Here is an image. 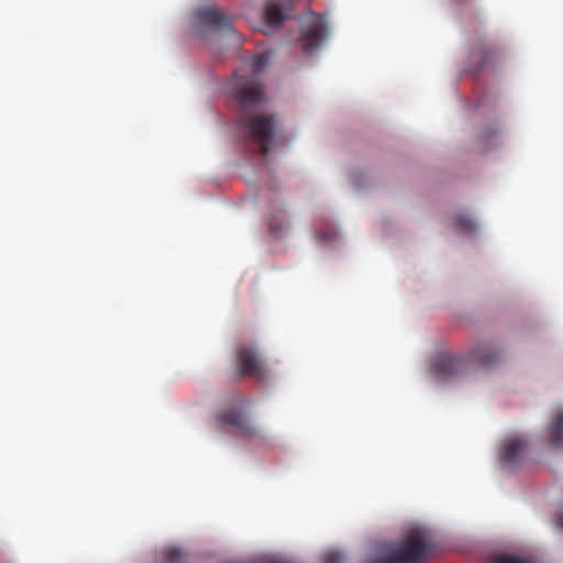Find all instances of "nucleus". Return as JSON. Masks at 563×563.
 Listing matches in <instances>:
<instances>
[{
	"mask_svg": "<svg viewBox=\"0 0 563 563\" xmlns=\"http://www.w3.org/2000/svg\"><path fill=\"white\" fill-rule=\"evenodd\" d=\"M197 20L208 27L229 31L232 27L229 16L214 8L206 7L197 10Z\"/></svg>",
	"mask_w": 563,
	"mask_h": 563,
	"instance_id": "nucleus-8",
	"label": "nucleus"
},
{
	"mask_svg": "<svg viewBox=\"0 0 563 563\" xmlns=\"http://www.w3.org/2000/svg\"><path fill=\"white\" fill-rule=\"evenodd\" d=\"M268 65L266 54L256 55L251 60L253 74L250 76L234 74L233 79L225 86L229 97L239 103L240 117L239 125L246 141L258 147V153L266 156L269 151V144L274 137L275 118L273 114H257L253 118L246 115V110L265 102V92L257 76L263 73Z\"/></svg>",
	"mask_w": 563,
	"mask_h": 563,
	"instance_id": "nucleus-1",
	"label": "nucleus"
},
{
	"mask_svg": "<svg viewBox=\"0 0 563 563\" xmlns=\"http://www.w3.org/2000/svg\"><path fill=\"white\" fill-rule=\"evenodd\" d=\"M294 10L291 0H268L264 10V23L268 29H275L284 20L288 19L289 13Z\"/></svg>",
	"mask_w": 563,
	"mask_h": 563,
	"instance_id": "nucleus-7",
	"label": "nucleus"
},
{
	"mask_svg": "<svg viewBox=\"0 0 563 563\" xmlns=\"http://www.w3.org/2000/svg\"><path fill=\"white\" fill-rule=\"evenodd\" d=\"M325 38V24L323 19L314 13L308 16L307 25L301 31L302 52L312 54Z\"/></svg>",
	"mask_w": 563,
	"mask_h": 563,
	"instance_id": "nucleus-5",
	"label": "nucleus"
},
{
	"mask_svg": "<svg viewBox=\"0 0 563 563\" xmlns=\"http://www.w3.org/2000/svg\"><path fill=\"white\" fill-rule=\"evenodd\" d=\"M493 563H533L532 560L509 554H501L493 559Z\"/></svg>",
	"mask_w": 563,
	"mask_h": 563,
	"instance_id": "nucleus-12",
	"label": "nucleus"
},
{
	"mask_svg": "<svg viewBox=\"0 0 563 563\" xmlns=\"http://www.w3.org/2000/svg\"><path fill=\"white\" fill-rule=\"evenodd\" d=\"M547 437H549L550 446H563V410L555 412L547 429Z\"/></svg>",
	"mask_w": 563,
	"mask_h": 563,
	"instance_id": "nucleus-10",
	"label": "nucleus"
},
{
	"mask_svg": "<svg viewBox=\"0 0 563 563\" xmlns=\"http://www.w3.org/2000/svg\"><path fill=\"white\" fill-rule=\"evenodd\" d=\"M431 553V545L421 536L409 537L384 555L371 563H421Z\"/></svg>",
	"mask_w": 563,
	"mask_h": 563,
	"instance_id": "nucleus-3",
	"label": "nucleus"
},
{
	"mask_svg": "<svg viewBox=\"0 0 563 563\" xmlns=\"http://www.w3.org/2000/svg\"><path fill=\"white\" fill-rule=\"evenodd\" d=\"M229 563H238V562H229ZM260 563H294V562L286 560L284 558H278V556H265L264 559L260 560Z\"/></svg>",
	"mask_w": 563,
	"mask_h": 563,
	"instance_id": "nucleus-15",
	"label": "nucleus"
},
{
	"mask_svg": "<svg viewBox=\"0 0 563 563\" xmlns=\"http://www.w3.org/2000/svg\"><path fill=\"white\" fill-rule=\"evenodd\" d=\"M453 224H455V228H457L459 231L464 233H471L476 230V224H474V221L471 220V218L459 214L455 217V221H453Z\"/></svg>",
	"mask_w": 563,
	"mask_h": 563,
	"instance_id": "nucleus-11",
	"label": "nucleus"
},
{
	"mask_svg": "<svg viewBox=\"0 0 563 563\" xmlns=\"http://www.w3.org/2000/svg\"><path fill=\"white\" fill-rule=\"evenodd\" d=\"M558 526L560 529L563 530V515L559 516L558 518Z\"/></svg>",
	"mask_w": 563,
	"mask_h": 563,
	"instance_id": "nucleus-16",
	"label": "nucleus"
},
{
	"mask_svg": "<svg viewBox=\"0 0 563 563\" xmlns=\"http://www.w3.org/2000/svg\"><path fill=\"white\" fill-rule=\"evenodd\" d=\"M526 442L520 437L510 438L504 443V453H501V459L506 462L507 465H514L521 456L525 451Z\"/></svg>",
	"mask_w": 563,
	"mask_h": 563,
	"instance_id": "nucleus-9",
	"label": "nucleus"
},
{
	"mask_svg": "<svg viewBox=\"0 0 563 563\" xmlns=\"http://www.w3.org/2000/svg\"><path fill=\"white\" fill-rule=\"evenodd\" d=\"M500 356L501 352L492 343L478 342L466 357L439 356L433 361L432 373L438 378L446 379L463 374L470 366L488 368L496 364Z\"/></svg>",
	"mask_w": 563,
	"mask_h": 563,
	"instance_id": "nucleus-2",
	"label": "nucleus"
},
{
	"mask_svg": "<svg viewBox=\"0 0 563 563\" xmlns=\"http://www.w3.org/2000/svg\"><path fill=\"white\" fill-rule=\"evenodd\" d=\"M236 365L242 377H251L256 382H264L268 377L265 364L252 345H240L236 349Z\"/></svg>",
	"mask_w": 563,
	"mask_h": 563,
	"instance_id": "nucleus-4",
	"label": "nucleus"
},
{
	"mask_svg": "<svg viewBox=\"0 0 563 563\" xmlns=\"http://www.w3.org/2000/svg\"><path fill=\"white\" fill-rule=\"evenodd\" d=\"M322 563H343V554L338 551H328L322 556Z\"/></svg>",
	"mask_w": 563,
	"mask_h": 563,
	"instance_id": "nucleus-14",
	"label": "nucleus"
},
{
	"mask_svg": "<svg viewBox=\"0 0 563 563\" xmlns=\"http://www.w3.org/2000/svg\"><path fill=\"white\" fill-rule=\"evenodd\" d=\"M217 421H219L222 427L233 428L239 432V435L244 439L257 437V429L249 423L243 411L239 409L229 408L219 411V413H217Z\"/></svg>",
	"mask_w": 563,
	"mask_h": 563,
	"instance_id": "nucleus-6",
	"label": "nucleus"
},
{
	"mask_svg": "<svg viewBox=\"0 0 563 563\" xmlns=\"http://www.w3.org/2000/svg\"><path fill=\"white\" fill-rule=\"evenodd\" d=\"M184 560V553L177 548H170L165 551L163 563H180Z\"/></svg>",
	"mask_w": 563,
	"mask_h": 563,
	"instance_id": "nucleus-13",
	"label": "nucleus"
}]
</instances>
